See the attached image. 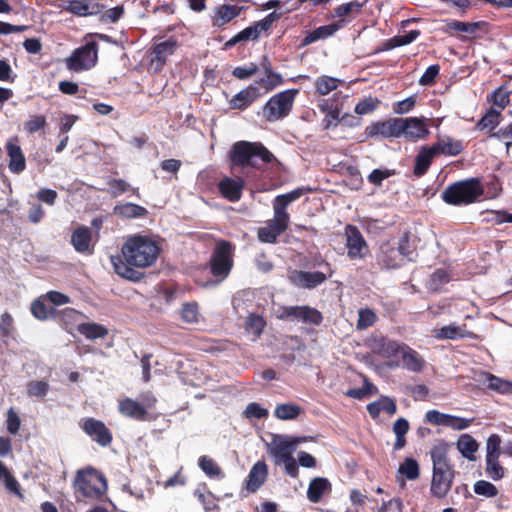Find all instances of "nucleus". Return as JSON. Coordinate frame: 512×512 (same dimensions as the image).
Instances as JSON below:
<instances>
[{"label":"nucleus","instance_id":"obj_1","mask_svg":"<svg viewBox=\"0 0 512 512\" xmlns=\"http://www.w3.org/2000/svg\"><path fill=\"white\" fill-rule=\"evenodd\" d=\"M161 251L160 246L147 236L129 237L121 248V255L111 256V264L116 274L127 280L138 282L143 273L135 268L152 266Z\"/></svg>","mask_w":512,"mask_h":512},{"label":"nucleus","instance_id":"obj_2","mask_svg":"<svg viewBox=\"0 0 512 512\" xmlns=\"http://www.w3.org/2000/svg\"><path fill=\"white\" fill-rule=\"evenodd\" d=\"M304 194L303 188H297L288 193L277 195L273 200L272 219L266 222V225L260 227L257 232L259 241L263 243L275 244L278 237L284 233L289 225L290 215L287 212V207L292 202L299 199Z\"/></svg>","mask_w":512,"mask_h":512},{"label":"nucleus","instance_id":"obj_3","mask_svg":"<svg viewBox=\"0 0 512 512\" xmlns=\"http://www.w3.org/2000/svg\"><path fill=\"white\" fill-rule=\"evenodd\" d=\"M228 159L231 169L250 167L262 170L273 161L274 155L261 142L238 141L232 145Z\"/></svg>","mask_w":512,"mask_h":512},{"label":"nucleus","instance_id":"obj_4","mask_svg":"<svg viewBox=\"0 0 512 512\" xmlns=\"http://www.w3.org/2000/svg\"><path fill=\"white\" fill-rule=\"evenodd\" d=\"M73 488L77 501H102L107 491V480L97 469L86 467L76 472Z\"/></svg>","mask_w":512,"mask_h":512},{"label":"nucleus","instance_id":"obj_5","mask_svg":"<svg viewBox=\"0 0 512 512\" xmlns=\"http://www.w3.org/2000/svg\"><path fill=\"white\" fill-rule=\"evenodd\" d=\"M415 248L410 241V233L404 232L398 241H385L377 253L378 264L385 269H397L412 261Z\"/></svg>","mask_w":512,"mask_h":512},{"label":"nucleus","instance_id":"obj_6","mask_svg":"<svg viewBox=\"0 0 512 512\" xmlns=\"http://www.w3.org/2000/svg\"><path fill=\"white\" fill-rule=\"evenodd\" d=\"M484 194L480 178L472 177L448 185L441 193L442 200L452 206H466L477 202Z\"/></svg>","mask_w":512,"mask_h":512},{"label":"nucleus","instance_id":"obj_7","mask_svg":"<svg viewBox=\"0 0 512 512\" xmlns=\"http://www.w3.org/2000/svg\"><path fill=\"white\" fill-rule=\"evenodd\" d=\"M235 245L224 239L216 241L208 261L209 272L216 283L224 281L234 267Z\"/></svg>","mask_w":512,"mask_h":512},{"label":"nucleus","instance_id":"obj_8","mask_svg":"<svg viewBox=\"0 0 512 512\" xmlns=\"http://www.w3.org/2000/svg\"><path fill=\"white\" fill-rule=\"evenodd\" d=\"M298 94V89H287L274 94L262 108L264 119L273 123L288 117Z\"/></svg>","mask_w":512,"mask_h":512},{"label":"nucleus","instance_id":"obj_9","mask_svg":"<svg viewBox=\"0 0 512 512\" xmlns=\"http://www.w3.org/2000/svg\"><path fill=\"white\" fill-rule=\"evenodd\" d=\"M97 59L98 43L90 41L72 52L66 59V66L69 70L75 72L89 70L96 65Z\"/></svg>","mask_w":512,"mask_h":512},{"label":"nucleus","instance_id":"obj_10","mask_svg":"<svg viewBox=\"0 0 512 512\" xmlns=\"http://www.w3.org/2000/svg\"><path fill=\"white\" fill-rule=\"evenodd\" d=\"M322 263L329 270L328 275L321 271L310 272L293 270L288 274L290 283L302 289H314L323 284L328 279V277L332 276V270L330 269V264L328 262L322 261Z\"/></svg>","mask_w":512,"mask_h":512},{"label":"nucleus","instance_id":"obj_11","mask_svg":"<svg viewBox=\"0 0 512 512\" xmlns=\"http://www.w3.org/2000/svg\"><path fill=\"white\" fill-rule=\"evenodd\" d=\"M143 403L144 404L142 405L137 401L126 397L119 402L118 410L125 417L137 421H146L148 420L147 408L154 407L156 398L153 395H147L143 398Z\"/></svg>","mask_w":512,"mask_h":512},{"label":"nucleus","instance_id":"obj_12","mask_svg":"<svg viewBox=\"0 0 512 512\" xmlns=\"http://www.w3.org/2000/svg\"><path fill=\"white\" fill-rule=\"evenodd\" d=\"M347 255L351 260L363 259L369 253V247L358 227L348 224L345 226Z\"/></svg>","mask_w":512,"mask_h":512},{"label":"nucleus","instance_id":"obj_13","mask_svg":"<svg viewBox=\"0 0 512 512\" xmlns=\"http://www.w3.org/2000/svg\"><path fill=\"white\" fill-rule=\"evenodd\" d=\"M180 44L175 37H169L162 42H155L150 48V65L155 71H160L166 65L168 58L179 48Z\"/></svg>","mask_w":512,"mask_h":512},{"label":"nucleus","instance_id":"obj_14","mask_svg":"<svg viewBox=\"0 0 512 512\" xmlns=\"http://www.w3.org/2000/svg\"><path fill=\"white\" fill-rule=\"evenodd\" d=\"M281 319H296L305 324L319 326L323 322L322 313L308 305L284 307Z\"/></svg>","mask_w":512,"mask_h":512},{"label":"nucleus","instance_id":"obj_15","mask_svg":"<svg viewBox=\"0 0 512 512\" xmlns=\"http://www.w3.org/2000/svg\"><path fill=\"white\" fill-rule=\"evenodd\" d=\"M400 118H390L376 121L365 128L364 134L368 138H400Z\"/></svg>","mask_w":512,"mask_h":512},{"label":"nucleus","instance_id":"obj_16","mask_svg":"<svg viewBox=\"0 0 512 512\" xmlns=\"http://www.w3.org/2000/svg\"><path fill=\"white\" fill-rule=\"evenodd\" d=\"M368 345L374 354L382 358L391 359L400 355L404 343L389 339L383 335H377L369 339Z\"/></svg>","mask_w":512,"mask_h":512},{"label":"nucleus","instance_id":"obj_17","mask_svg":"<svg viewBox=\"0 0 512 512\" xmlns=\"http://www.w3.org/2000/svg\"><path fill=\"white\" fill-rule=\"evenodd\" d=\"M83 431L97 442L100 446H109L113 440L111 431L106 427L104 422L95 418H86L81 424Z\"/></svg>","mask_w":512,"mask_h":512},{"label":"nucleus","instance_id":"obj_18","mask_svg":"<svg viewBox=\"0 0 512 512\" xmlns=\"http://www.w3.org/2000/svg\"><path fill=\"white\" fill-rule=\"evenodd\" d=\"M400 130V136L411 141L425 139L430 133L425 118L417 117L400 118Z\"/></svg>","mask_w":512,"mask_h":512},{"label":"nucleus","instance_id":"obj_19","mask_svg":"<svg viewBox=\"0 0 512 512\" xmlns=\"http://www.w3.org/2000/svg\"><path fill=\"white\" fill-rule=\"evenodd\" d=\"M261 89L256 83L250 84L229 100V108L240 111L247 109L264 94L261 92Z\"/></svg>","mask_w":512,"mask_h":512},{"label":"nucleus","instance_id":"obj_20","mask_svg":"<svg viewBox=\"0 0 512 512\" xmlns=\"http://www.w3.org/2000/svg\"><path fill=\"white\" fill-rule=\"evenodd\" d=\"M245 181L241 177H223L217 184L219 194L230 202H238L243 194Z\"/></svg>","mask_w":512,"mask_h":512},{"label":"nucleus","instance_id":"obj_21","mask_svg":"<svg viewBox=\"0 0 512 512\" xmlns=\"http://www.w3.org/2000/svg\"><path fill=\"white\" fill-rule=\"evenodd\" d=\"M450 448V444L444 440H441L432 447L430 455L433 463V472H455L448 458Z\"/></svg>","mask_w":512,"mask_h":512},{"label":"nucleus","instance_id":"obj_22","mask_svg":"<svg viewBox=\"0 0 512 512\" xmlns=\"http://www.w3.org/2000/svg\"><path fill=\"white\" fill-rule=\"evenodd\" d=\"M267 450L270 456L276 459V463L292 457L293 448L290 443V437L281 434L272 436L271 442L267 445Z\"/></svg>","mask_w":512,"mask_h":512},{"label":"nucleus","instance_id":"obj_23","mask_svg":"<svg viewBox=\"0 0 512 512\" xmlns=\"http://www.w3.org/2000/svg\"><path fill=\"white\" fill-rule=\"evenodd\" d=\"M261 68L266 78H261L255 83L264 89V93H268L283 84L282 75L273 71L271 61L266 55L262 58Z\"/></svg>","mask_w":512,"mask_h":512},{"label":"nucleus","instance_id":"obj_24","mask_svg":"<svg viewBox=\"0 0 512 512\" xmlns=\"http://www.w3.org/2000/svg\"><path fill=\"white\" fill-rule=\"evenodd\" d=\"M268 466L265 461H257L249 471L245 481V488L249 493H255L266 481Z\"/></svg>","mask_w":512,"mask_h":512},{"label":"nucleus","instance_id":"obj_25","mask_svg":"<svg viewBox=\"0 0 512 512\" xmlns=\"http://www.w3.org/2000/svg\"><path fill=\"white\" fill-rule=\"evenodd\" d=\"M444 23L445 26L443 28V32L450 36H454L459 33L473 35L478 30L482 29V27L487 25L485 21L462 22L454 19H446L444 20Z\"/></svg>","mask_w":512,"mask_h":512},{"label":"nucleus","instance_id":"obj_26","mask_svg":"<svg viewBox=\"0 0 512 512\" xmlns=\"http://www.w3.org/2000/svg\"><path fill=\"white\" fill-rule=\"evenodd\" d=\"M92 243V232L86 226L77 227L71 235V244L74 249L83 254H92L94 247Z\"/></svg>","mask_w":512,"mask_h":512},{"label":"nucleus","instance_id":"obj_27","mask_svg":"<svg viewBox=\"0 0 512 512\" xmlns=\"http://www.w3.org/2000/svg\"><path fill=\"white\" fill-rule=\"evenodd\" d=\"M455 472H433L431 493L437 498H444L451 489Z\"/></svg>","mask_w":512,"mask_h":512},{"label":"nucleus","instance_id":"obj_28","mask_svg":"<svg viewBox=\"0 0 512 512\" xmlns=\"http://www.w3.org/2000/svg\"><path fill=\"white\" fill-rule=\"evenodd\" d=\"M465 146L461 140H455L449 136L438 138L432 145V150L436 155L458 156L464 150Z\"/></svg>","mask_w":512,"mask_h":512},{"label":"nucleus","instance_id":"obj_29","mask_svg":"<svg viewBox=\"0 0 512 512\" xmlns=\"http://www.w3.org/2000/svg\"><path fill=\"white\" fill-rule=\"evenodd\" d=\"M332 485L327 478H313L307 489V498L312 503H319L324 495L330 494Z\"/></svg>","mask_w":512,"mask_h":512},{"label":"nucleus","instance_id":"obj_30","mask_svg":"<svg viewBox=\"0 0 512 512\" xmlns=\"http://www.w3.org/2000/svg\"><path fill=\"white\" fill-rule=\"evenodd\" d=\"M343 27L342 22L330 23L328 25L320 26L312 31H309L302 39L300 46H308L318 40L326 39L332 36L336 31Z\"/></svg>","mask_w":512,"mask_h":512},{"label":"nucleus","instance_id":"obj_31","mask_svg":"<svg viewBox=\"0 0 512 512\" xmlns=\"http://www.w3.org/2000/svg\"><path fill=\"white\" fill-rule=\"evenodd\" d=\"M148 213L145 207L131 202L119 203L113 208V214L122 219L145 218Z\"/></svg>","mask_w":512,"mask_h":512},{"label":"nucleus","instance_id":"obj_32","mask_svg":"<svg viewBox=\"0 0 512 512\" xmlns=\"http://www.w3.org/2000/svg\"><path fill=\"white\" fill-rule=\"evenodd\" d=\"M403 367L411 372H421L425 366V360L414 349L404 344L400 352Z\"/></svg>","mask_w":512,"mask_h":512},{"label":"nucleus","instance_id":"obj_33","mask_svg":"<svg viewBox=\"0 0 512 512\" xmlns=\"http://www.w3.org/2000/svg\"><path fill=\"white\" fill-rule=\"evenodd\" d=\"M6 152L9 157L8 167L13 173H20L25 170L26 162L21 147L12 141L6 144Z\"/></svg>","mask_w":512,"mask_h":512},{"label":"nucleus","instance_id":"obj_34","mask_svg":"<svg viewBox=\"0 0 512 512\" xmlns=\"http://www.w3.org/2000/svg\"><path fill=\"white\" fill-rule=\"evenodd\" d=\"M421 34L420 30H411L405 35H396L385 42L381 44L376 49V53L383 52V51H389L397 47L408 45L412 42H414Z\"/></svg>","mask_w":512,"mask_h":512},{"label":"nucleus","instance_id":"obj_35","mask_svg":"<svg viewBox=\"0 0 512 512\" xmlns=\"http://www.w3.org/2000/svg\"><path fill=\"white\" fill-rule=\"evenodd\" d=\"M242 7L237 5H221L217 8L213 17V26L223 27L234 18L238 17L242 11Z\"/></svg>","mask_w":512,"mask_h":512},{"label":"nucleus","instance_id":"obj_36","mask_svg":"<svg viewBox=\"0 0 512 512\" xmlns=\"http://www.w3.org/2000/svg\"><path fill=\"white\" fill-rule=\"evenodd\" d=\"M436 156L432 146H424L416 155L413 173L417 177H421L428 171L432 160Z\"/></svg>","mask_w":512,"mask_h":512},{"label":"nucleus","instance_id":"obj_37","mask_svg":"<svg viewBox=\"0 0 512 512\" xmlns=\"http://www.w3.org/2000/svg\"><path fill=\"white\" fill-rule=\"evenodd\" d=\"M434 336L439 340H456L462 338H472L474 334L472 332L464 330L462 327L458 325L449 324L439 329H435Z\"/></svg>","mask_w":512,"mask_h":512},{"label":"nucleus","instance_id":"obj_38","mask_svg":"<svg viewBox=\"0 0 512 512\" xmlns=\"http://www.w3.org/2000/svg\"><path fill=\"white\" fill-rule=\"evenodd\" d=\"M456 446L464 458L470 461H474L476 459L475 453L479 448V444L471 435H460L457 440Z\"/></svg>","mask_w":512,"mask_h":512},{"label":"nucleus","instance_id":"obj_39","mask_svg":"<svg viewBox=\"0 0 512 512\" xmlns=\"http://www.w3.org/2000/svg\"><path fill=\"white\" fill-rule=\"evenodd\" d=\"M510 94L511 91H509L504 85L496 88L493 92L487 95V101L492 105L490 108H496L497 110H500V114H502V111L510 103Z\"/></svg>","mask_w":512,"mask_h":512},{"label":"nucleus","instance_id":"obj_40","mask_svg":"<svg viewBox=\"0 0 512 512\" xmlns=\"http://www.w3.org/2000/svg\"><path fill=\"white\" fill-rule=\"evenodd\" d=\"M77 331L89 340L104 338L108 335V329L95 322L80 323L77 325Z\"/></svg>","mask_w":512,"mask_h":512},{"label":"nucleus","instance_id":"obj_41","mask_svg":"<svg viewBox=\"0 0 512 512\" xmlns=\"http://www.w3.org/2000/svg\"><path fill=\"white\" fill-rule=\"evenodd\" d=\"M502 114L496 108H489L477 122L475 128L479 131L488 130L492 132L501 122Z\"/></svg>","mask_w":512,"mask_h":512},{"label":"nucleus","instance_id":"obj_42","mask_svg":"<svg viewBox=\"0 0 512 512\" xmlns=\"http://www.w3.org/2000/svg\"><path fill=\"white\" fill-rule=\"evenodd\" d=\"M107 184L110 189L109 192H110L111 196L114 198L119 197L120 195H122L125 192H131L136 197H138V198L140 197L139 188L132 187L129 183H127L123 179L112 178V179L108 180Z\"/></svg>","mask_w":512,"mask_h":512},{"label":"nucleus","instance_id":"obj_43","mask_svg":"<svg viewBox=\"0 0 512 512\" xmlns=\"http://www.w3.org/2000/svg\"><path fill=\"white\" fill-rule=\"evenodd\" d=\"M340 84L341 80L327 75L318 77L314 83L316 93L321 96L328 95L330 92L337 89Z\"/></svg>","mask_w":512,"mask_h":512},{"label":"nucleus","instance_id":"obj_44","mask_svg":"<svg viewBox=\"0 0 512 512\" xmlns=\"http://www.w3.org/2000/svg\"><path fill=\"white\" fill-rule=\"evenodd\" d=\"M302 412V408L294 403H283L276 406L274 415L281 420L296 419Z\"/></svg>","mask_w":512,"mask_h":512},{"label":"nucleus","instance_id":"obj_45","mask_svg":"<svg viewBox=\"0 0 512 512\" xmlns=\"http://www.w3.org/2000/svg\"><path fill=\"white\" fill-rule=\"evenodd\" d=\"M450 279V274L447 270L443 268L436 269L430 276L428 287L431 291L438 292Z\"/></svg>","mask_w":512,"mask_h":512},{"label":"nucleus","instance_id":"obj_46","mask_svg":"<svg viewBox=\"0 0 512 512\" xmlns=\"http://www.w3.org/2000/svg\"><path fill=\"white\" fill-rule=\"evenodd\" d=\"M50 389V385L44 380H32L26 385L28 397L44 398Z\"/></svg>","mask_w":512,"mask_h":512},{"label":"nucleus","instance_id":"obj_47","mask_svg":"<svg viewBox=\"0 0 512 512\" xmlns=\"http://www.w3.org/2000/svg\"><path fill=\"white\" fill-rule=\"evenodd\" d=\"M319 109L326 113V116L323 120L324 123V129H329L331 126V121L328 119V117H333V119H338L340 115V109L337 105H335L333 102H331L328 99H323L318 104Z\"/></svg>","mask_w":512,"mask_h":512},{"label":"nucleus","instance_id":"obj_48","mask_svg":"<svg viewBox=\"0 0 512 512\" xmlns=\"http://www.w3.org/2000/svg\"><path fill=\"white\" fill-rule=\"evenodd\" d=\"M377 321L376 313L370 308H361L358 311V320L356 327L358 330H365L375 324Z\"/></svg>","mask_w":512,"mask_h":512},{"label":"nucleus","instance_id":"obj_49","mask_svg":"<svg viewBox=\"0 0 512 512\" xmlns=\"http://www.w3.org/2000/svg\"><path fill=\"white\" fill-rule=\"evenodd\" d=\"M201 470L209 477H221L222 470L219 465L210 457L204 455L198 461Z\"/></svg>","mask_w":512,"mask_h":512},{"label":"nucleus","instance_id":"obj_50","mask_svg":"<svg viewBox=\"0 0 512 512\" xmlns=\"http://www.w3.org/2000/svg\"><path fill=\"white\" fill-rule=\"evenodd\" d=\"M399 472L408 480L417 479L420 475L418 462L413 458H405L399 466Z\"/></svg>","mask_w":512,"mask_h":512},{"label":"nucleus","instance_id":"obj_51","mask_svg":"<svg viewBox=\"0 0 512 512\" xmlns=\"http://www.w3.org/2000/svg\"><path fill=\"white\" fill-rule=\"evenodd\" d=\"M47 126V119L44 115H32L24 122V131L28 134H34Z\"/></svg>","mask_w":512,"mask_h":512},{"label":"nucleus","instance_id":"obj_52","mask_svg":"<svg viewBox=\"0 0 512 512\" xmlns=\"http://www.w3.org/2000/svg\"><path fill=\"white\" fill-rule=\"evenodd\" d=\"M181 319L188 324L197 323L199 320V308L196 302L185 303L181 309Z\"/></svg>","mask_w":512,"mask_h":512},{"label":"nucleus","instance_id":"obj_53","mask_svg":"<svg viewBox=\"0 0 512 512\" xmlns=\"http://www.w3.org/2000/svg\"><path fill=\"white\" fill-rule=\"evenodd\" d=\"M265 325L266 322L262 316L252 313L248 317L246 329L250 331L256 338H259L263 333Z\"/></svg>","mask_w":512,"mask_h":512},{"label":"nucleus","instance_id":"obj_54","mask_svg":"<svg viewBox=\"0 0 512 512\" xmlns=\"http://www.w3.org/2000/svg\"><path fill=\"white\" fill-rule=\"evenodd\" d=\"M499 457L486 458V473L488 476L497 481L504 477V468L499 463Z\"/></svg>","mask_w":512,"mask_h":512},{"label":"nucleus","instance_id":"obj_55","mask_svg":"<svg viewBox=\"0 0 512 512\" xmlns=\"http://www.w3.org/2000/svg\"><path fill=\"white\" fill-rule=\"evenodd\" d=\"M450 416V414H445L436 409H432L426 412L424 421L433 425L448 427V424H450Z\"/></svg>","mask_w":512,"mask_h":512},{"label":"nucleus","instance_id":"obj_56","mask_svg":"<svg viewBox=\"0 0 512 512\" xmlns=\"http://www.w3.org/2000/svg\"><path fill=\"white\" fill-rule=\"evenodd\" d=\"M486 381L488 388L500 393L509 392L510 387L512 386L510 382L502 380L501 378L490 373L486 374Z\"/></svg>","mask_w":512,"mask_h":512},{"label":"nucleus","instance_id":"obj_57","mask_svg":"<svg viewBox=\"0 0 512 512\" xmlns=\"http://www.w3.org/2000/svg\"><path fill=\"white\" fill-rule=\"evenodd\" d=\"M474 492L488 498H493L498 495L496 486L485 480H479L474 484Z\"/></svg>","mask_w":512,"mask_h":512},{"label":"nucleus","instance_id":"obj_58","mask_svg":"<svg viewBox=\"0 0 512 512\" xmlns=\"http://www.w3.org/2000/svg\"><path fill=\"white\" fill-rule=\"evenodd\" d=\"M123 15L124 7L118 5L110 9H104L99 19L103 23H116Z\"/></svg>","mask_w":512,"mask_h":512},{"label":"nucleus","instance_id":"obj_59","mask_svg":"<svg viewBox=\"0 0 512 512\" xmlns=\"http://www.w3.org/2000/svg\"><path fill=\"white\" fill-rule=\"evenodd\" d=\"M376 389V387L369 382L368 379H364V386L361 388H351L345 392V395L354 399H363L364 397L370 395L372 390Z\"/></svg>","mask_w":512,"mask_h":512},{"label":"nucleus","instance_id":"obj_60","mask_svg":"<svg viewBox=\"0 0 512 512\" xmlns=\"http://www.w3.org/2000/svg\"><path fill=\"white\" fill-rule=\"evenodd\" d=\"M15 332L14 320L8 312L1 315L0 336L2 338L13 337Z\"/></svg>","mask_w":512,"mask_h":512},{"label":"nucleus","instance_id":"obj_61","mask_svg":"<svg viewBox=\"0 0 512 512\" xmlns=\"http://www.w3.org/2000/svg\"><path fill=\"white\" fill-rule=\"evenodd\" d=\"M379 100L376 98L368 97L359 101L355 106V112L358 115H366L372 113L377 109Z\"/></svg>","mask_w":512,"mask_h":512},{"label":"nucleus","instance_id":"obj_62","mask_svg":"<svg viewBox=\"0 0 512 512\" xmlns=\"http://www.w3.org/2000/svg\"><path fill=\"white\" fill-rule=\"evenodd\" d=\"M417 97L416 95H411L404 100L395 102L393 104V111L396 114H406L410 112L416 105Z\"/></svg>","mask_w":512,"mask_h":512},{"label":"nucleus","instance_id":"obj_63","mask_svg":"<svg viewBox=\"0 0 512 512\" xmlns=\"http://www.w3.org/2000/svg\"><path fill=\"white\" fill-rule=\"evenodd\" d=\"M501 437L498 434H491L486 443V458L500 456Z\"/></svg>","mask_w":512,"mask_h":512},{"label":"nucleus","instance_id":"obj_64","mask_svg":"<svg viewBox=\"0 0 512 512\" xmlns=\"http://www.w3.org/2000/svg\"><path fill=\"white\" fill-rule=\"evenodd\" d=\"M195 497L203 505L206 512L218 509V505L214 501V496L211 492L204 493L200 490H195Z\"/></svg>","mask_w":512,"mask_h":512}]
</instances>
